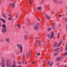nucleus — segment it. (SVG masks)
Listing matches in <instances>:
<instances>
[{"label":"nucleus","mask_w":67,"mask_h":67,"mask_svg":"<svg viewBox=\"0 0 67 67\" xmlns=\"http://www.w3.org/2000/svg\"><path fill=\"white\" fill-rule=\"evenodd\" d=\"M2 26H3V28H2V29H6V25L4 24H3L2 25Z\"/></svg>","instance_id":"f8f14e48"},{"label":"nucleus","mask_w":67,"mask_h":67,"mask_svg":"<svg viewBox=\"0 0 67 67\" xmlns=\"http://www.w3.org/2000/svg\"><path fill=\"white\" fill-rule=\"evenodd\" d=\"M37 20H38V21H40V19L39 18H37Z\"/></svg>","instance_id":"a18cd8bd"},{"label":"nucleus","mask_w":67,"mask_h":67,"mask_svg":"<svg viewBox=\"0 0 67 67\" xmlns=\"http://www.w3.org/2000/svg\"><path fill=\"white\" fill-rule=\"evenodd\" d=\"M51 34H48L47 35V37L49 38V39H51V38H52L53 37V36H54V32L53 31H52L51 32Z\"/></svg>","instance_id":"f03ea898"},{"label":"nucleus","mask_w":67,"mask_h":67,"mask_svg":"<svg viewBox=\"0 0 67 67\" xmlns=\"http://www.w3.org/2000/svg\"><path fill=\"white\" fill-rule=\"evenodd\" d=\"M64 67H67V65H65L64 66Z\"/></svg>","instance_id":"680f3d73"},{"label":"nucleus","mask_w":67,"mask_h":67,"mask_svg":"<svg viewBox=\"0 0 67 67\" xmlns=\"http://www.w3.org/2000/svg\"><path fill=\"white\" fill-rule=\"evenodd\" d=\"M59 48H58L56 49H55L54 51L55 52H57V51H58V50H59Z\"/></svg>","instance_id":"4be33fe9"},{"label":"nucleus","mask_w":67,"mask_h":67,"mask_svg":"<svg viewBox=\"0 0 67 67\" xmlns=\"http://www.w3.org/2000/svg\"><path fill=\"white\" fill-rule=\"evenodd\" d=\"M22 67V66L21 65H19L18 67Z\"/></svg>","instance_id":"37998d69"},{"label":"nucleus","mask_w":67,"mask_h":67,"mask_svg":"<svg viewBox=\"0 0 67 67\" xmlns=\"http://www.w3.org/2000/svg\"><path fill=\"white\" fill-rule=\"evenodd\" d=\"M25 40H26L27 39V37L26 36H25Z\"/></svg>","instance_id":"7c9ffc66"},{"label":"nucleus","mask_w":67,"mask_h":67,"mask_svg":"<svg viewBox=\"0 0 67 67\" xmlns=\"http://www.w3.org/2000/svg\"><path fill=\"white\" fill-rule=\"evenodd\" d=\"M45 15L47 19L48 20H49V19H51V17L48 15L47 14H45Z\"/></svg>","instance_id":"423d86ee"},{"label":"nucleus","mask_w":67,"mask_h":67,"mask_svg":"<svg viewBox=\"0 0 67 67\" xmlns=\"http://www.w3.org/2000/svg\"><path fill=\"white\" fill-rule=\"evenodd\" d=\"M32 64H35L34 62H32Z\"/></svg>","instance_id":"79ce46f5"},{"label":"nucleus","mask_w":67,"mask_h":67,"mask_svg":"<svg viewBox=\"0 0 67 67\" xmlns=\"http://www.w3.org/2000/svg\"><path fill=\"white\" fill-rule=\"evenodd\" d=\"M41 41L39 40L38 41V44H41Z\"/></svg>","instance_id":"f3484780"},{"label":"nucleus","mask_w":67,"mask_h":67,"mask_svg":"<svg viewBox=\"0 0 67 67\" xmlns=\"http://www.w3.org/2000/svg\"><path fill=\"white\" fill-rule=\"evenodd\" d=\"M16 64L15 63V61H13V64L14 65H15Z\"/></svg>","instance_id":"c756f323"},{"label":"nucleus","mask_w":67,"mask_h":67,"mask_svg":"<svg viewBox=\"0 0 67 67\" xmlns=\"http://www.w3.org/2000/svg\"><path fill=\"white\" fill-rule=\"evenodd\" d=\"M16 19H18V16H16Z\"/></svg>","instance_id":"0e129e2a"},{"label":"nucleus","mask_w":67,"mask_h":67,"mask_svg":"<svg viewBox=\"0 0 67 67\" xmlns=\"http://www.w3.org/2000/svg\"><path fill=\"white\" fill-rule=\"evenodd\" d=\"M67 55V52H66L64 54H63L64 56H66Z\"/></svg>","instance_id":"b1692460"},{"label":"nucleus","mask_w":67,"mask_h":67,"mask_svg":"<svg viewBox=\"0 0 67 67\" xmlns=\"http://www.w3.org/2000/svg\"><path fill=\"white\" fill-rule=\"evenodd\" d=\"M18 62V64H21V61H19Z\"/></svg>","instance_id":"bb28decb"},{"label":"nucleus","mask_w":67,"mask_h":67,"mask_svg":"<svg viewBox=\"0 0 67 67\" xmlns=\"http://www.w3.org/2000/svg\"><path fill=\"white\" fill-rule=\"evenodd\" d=\"M65 21H66V22H67V18H66L65 19Z\"/></svg>","instance_id":"f704fd0d"},{"label":"nucleus","mask_w":67,"mask_h":67,"mask_svg":"<svg viewBox=\"0 0 67 67\" xmlns=\"http://www.w3.org/2000/svg\"><path fill=\"white\" fill-rule=\"evenodd\" d=\"M15 3H12L11 4V7L12 9H13L14 7V5Z\"/></svg>","instance_id":"1a4fd4ad"},{"label":"nucleus","mask_w":67,"mask_h":67,"mask_svg":"<svg viewBox=\"0 0 67 67\" xmlns=\"http://www.w3.org/2000/svg\"><path fill=\"white\" fill-rule=\"evenodd\" d=\"M30 24L31 25L33 26L35 24V23H30Z\"/></svg>","instance_id":"6ab92c4d"},{"label":"nucleus","mask_w":67,"mask_h":67,"mask_svg":"<svg viewBox=\"0 0 67 67\" xmlns=\"http://www.w3.org/2000/svg\"><path fill=\"white\" fill-rule=\"evenodd\" d=\"M11 1H14V0H10Z\"/></svg>","instance_id":"e2e57ef3"},{"label":"nucleus","mask_w":67,"mask_h":67,"mask_svg":"<svg viewBox=\"0 0 67 67\" xmlns=\"http://www.w3.org/2000/svg\"><path fill=\"white\" fill-rule=\"evenodd\" d=\"M15 64H13L12 67H15Z\"/></svg>","instance_id":"e433bc0d"},{"label":"nucleus","mask_w":67,"mask_h":67,"mask_svg":"<svg viewBox=\"0 0 67 67\" xmlns=\"http://www.w3.org/2000/svg\"><path fill=\"white\" fill-rule=\"evenodd\" d=\"M2 20L3 21V23H5V20H4V19H2Z\"/></svg>","instance_id":"dca6fc26"},{"label":"nucleus","mask_w":67,"mask_h":67,"mask_svg":"<svg viewBox=\"0 0 67 67\" xmlns=\"http://www.w3.org/2000/svg\"><path fill=\"white\" fill-rule=\"evenodd\" d=\"M57 42H56L55 43V44L54 45V47H57Z\"/></svg>","instance_id":"ddd939ff"},{"label":"nucleus","mask_w":67,"mask_h":67,"mask_svg":"<svg viewBox=\"0 0 67 67\" xmlns=\"http://www.w3.org/2000/svg\"><path fill=\"white\" fill-rule=\"evenodd\" d=\"M52 29V28L51 27H50L48 29V31H50Z\"/></svg>","instance_id":"412c9836"},{"label":"nucleus","mask_w":67,"mask_h":67,"mask_svg":"<svg viewBox=\"0 0 67 67\" xmlns=\"http://www.w3.org/2000/svg\"><path fill=\"white\" fill-rule=\"evenodd\" d=\"M27 63V62H25V64H26V63Z\"/></svg>","instance_id":"bf43d9fd"},{"label":"nucleus","mask_w":67,"mask_h":67,"mask_svg":"<svg viewBox=\"0 0 67 67\" xmlns=\"http://www.w3.org/2000/svg\"><path fill=\"white\" fill-rule=\"evenodd\" d=\"M59 35H60V33H59L58 34V37H59Z\"/></svg>","instance_id":"473e14b6"},{"label":"nucleus","mask_w":67,"mask_h":67,"mask_svg":"<svg viewBox=\"0 0 67 67\" xmlns=\"http://www.w3.org/2000/svg\"><path fill=\"white\" fill-rule=\"evenodd\" d=\"M40 25H41L40 24V23H38L34 27V29L35 30H36L38 29V27Z\"/></svg>","instance_id":"20e7f679"},{"label":"nucleus","mask_w":67,"mask_h":67,"mask_svg":"<svg viewBox=\"0 0 67 67\" xmlns=\"http://www.w3.org/2000/svg\"><path fill=\"white\" fill-rule=\"evenodd\" d=\"M59 17H61L62 16V15H60L58 16Z\"/></svg>","instance_id":"ea45409f"},{"label":"nucleus","mask_w":67,"mask_h":67,"mask_svg":"<svg viewBox=\"0 0 67 67\" xmlns=\"http://www.w3.org/2000/svg\"><path fill=\"white\" fill-rule=\"evenodd\" d=\"M29 3H30V4H32V1H31V0H30Z\"/></svg>","instance_id":"cd10ccee"},{"label":"nucleus","mask_w":67,"mask_h":67,"mask_svg":"<svg viewBox=\"0 0 67 67\" xmlns=\"http://www.w3.org/2000/svg\"><path fill=\"white\" fill-rule=\"evenodd\" d=\"M1 58L2 59H3V58H3V57H1Z\"/></svg>","instance_id":"5fc2aeb1"},{"label":"nucleus","mask_w":67,"mask_h":67,"mask_svg":"<svg viewBox=\"0 0 67 67\" xmlns=\"http://www.w3.org/2000/svg\"><path fill=\"white\" fill-rule=\"evenodd\" d=\"M30 54V53H26V55H29V54Z\"/></svg>","instance_id":"2f4dec72"},{"label":"nucleus","mask_w":67,"mask_h":67,"mask_svg":"<svg viewBox=\"0 0 67 67\" xmlns=\"http://www.w3.org/2000/svg\"><path fill=\"white\" fill-rule=\"evenodd\" d=\"M6 41L7 42L9 43V39H5Z\"/></svg>","instance_id":"aec40b11"},{"label":"nucleus","mask_w":67,"mask_h":67,"mask_svg":"<svg viewBox=\"0 0 67 67\" xmlns=\"http://www.w3.org/2000/svg\"><path fill=\"white\" fill-rule=\"evenodd\" d=\"M59 63H57V65H59Z\"/></svg>","instance_id":"de8ad7c7"},{"label":"nucleus","mask_w":67,"mask_h":67,"mask_svg":"<svg viewBox=\"0 0 67 67\" xmlns=\"http://www.w3.org/2000/svg\"><path fill=\"white\" fill-rule=\"evenodd\" d=\"M18 24H17L16 25H15V26H18Z\"/></svg>","instance_id":"09e8293b"},{"label":"nucleus","mask_w":67,"mask_h":67,"mask_svg":"<svg viewBox=\"0 0 67 67\" xmlns=\"http://www.w3.org/2000/svg\"><path fill=\"white\" fill-rule=\"evenodd\" d=\"M62 59V57H59L57 58L56 60L58 62H59L60 60Z\"/></svg>","instance_id":"0eeeda50"},{"label":"nucleus","mask_w":67,"mask_h":67,"mask_svg":"<svg viewBox=\"0 0 67 67\" xmlns=\"http://www.w3.org/2000/svg\"><path fill=\"white\" fill-rule=\"evenodd\" d=\"M2 31L3 33H5L7 31V29L6 28H2Z\"/></svg>","instance_id":"6e6552de"},{"label":"nucleus","mask_w":67,"mask_h":67,"mask_svg":"<svg viewBox=\"0 0 67 67\" xmlns=\"http://www.w3.org/2000/svg\"><path fill=\"white\" fill-rule=\"evenodd\" d=\"M18 26L19 29H20V27H21V26H20V25L18 24Z\"/></svg>","instance_id":"a878e982"},{"label":"nucleus","mask_w":67,"mask_h":67,"mask_svg":"<svg viewBox=\"0 0 67 67\" xmlns=\"http://www.w3.org/2000/svg\"><path fill=\"white\" fill-rule=\"evenodd\" d=\"M43 2H42L40 4H43Z\"/></svg>","instance_id":"3c124183"},{"label":"nucleus","mask_w":67,"mask_h":67,"mask_svg":"<svg viewBox=\"0 0 67 67\" xmlns=\"http://www.w3.org/2000/svg\"><path fill=\"white\" fill-rule=\"evenodd\" d=\"M37 55L38 56H40V54L38 53L37 54Z\"/></svg>","instance_id":"4c0bfd02"},{"label":"nucleus","mask_w":67,"mask_h":67,"mask_svg":"<svg viewBox=\"0 0 67 67\" xmlns=\"http://www.w3.org/2000/svg\"><path fill=\"white\" fill-rule=\"evenodd\" d=\"M8 15H9V16L10 17H11V15H10V14H8Z\"/></svg>","instance_id":"58836bf2"},{"label":"nucleus","mask_w":67,"mask_h":67,"mask_svg":"<svg viewBox=\"0 0 67 67\" xmlns=\"http://www.w3.org/2000/svg\"><path fill=\"white\" fill-rule=\"evenodd\" d=\"M27 59H28V58H29V56H27Z\"/></svg>","instance_id":"052dcab7"},{"label":"nucleus","mask_w":67,"mask_h":67,"mask_svg":"<svg viewBox=\"0 0 67 67\" xmlns=\"http://www.w3.org/2000/svg\"><path fill=\"white\" fill-rule=\"evenodd\" d=\"M53 63H54L53 62H51L50 64V66H51H51H52V65H53Z\"/></svg>","instance_id":"2eb2a0df"},{"label":"nucleus","mask_w":67,"mask_h":67,"mask_svg":"<svg viewBox=\"0 0 67 67\" xmlns=\"http://www.w3.org/2000/svg\"><path fill=\"white\" fill-rule=\"evenodd\" d=\"M35 38V39H36V38H37V37H36Z\"/></svg>","instance_id":"774afa93"},{"label":"nucleus","mask_w":67,"mask_h":67,"mask_svg":"<svg viewBox=\"0 0 67 67\" xmlns=\"http://www.w3.org/2000/svg\"><path fill=\"white\" fill-rule=\"evenodd\" d=\"M66 9L67 10V6L66 7Z\"/></svg>","instance_id":"338daca9"},{"label":"nucleus","mask_w":67,"mask_h":67,"mask_svg":"<svg viewBox=\"0 0 67 67\" xmlns=\"http://www.w3.org/2000/svg\"><path fill=\"white\" fill-rule=\"evenodd\" d=\"M37 9L38 10H39V11H42V7H39Z\"/></svg>","instance_id":"9b49d317"},{"label":"nucleus","mask_w":67,"mask_h":67,"mask_svg":"<svg viewBox=\"0 0 67 67\" xmlns=\"http://www.w3.org/2000/svg\"><path fill=\"white\" fill-rule=\"evenodd\" d=\"M38 45L39 46L40 48H41V44H38Z\"/></svg>","instance_id":"72a5a7b5"},{"label":"nucleus","mask_w":67,"mask_h":67,"mask_svg":"<svg viewBox=\"0 0 67 67\" xmlns=\"http://www.w3.org/2000/svg\"><path fill=\"white\" fill-rule=\"evenodd\" d=\"M1 23H0V27H1Z\"/></svg>","instance_id":"864d4df0"},{"label":"nucleus","mask_w":67,"mask_h":67,"mask_svg":"<svg viewBox=\"0 0 67 67\" xmlns=\"http://www.w3.org/2000/svg\"><path fill=\"white\" fill-rule=\"evenodd\" d=\"M46 62V61H43V63H45Z\"/></svg>","instance_id":"c03bdc74"},{"label":"nucleus","mask_w":67,"mask_h":67,"mask_svg":"<svg viewBox=\"0 0 67 67\" xmlns=\"http://www.w3.org/2000/svg\"><path fill=\"white\" fill-rule=\"evenodd\" d=\"M12 16H11V17H10V18H8V19L9 20H12Z\"/></svg>","instance_id":"5701e85b"},{"label":"nucleus","mask_w":67,"mask_h":67,"mask_svg":"<svg viewBox=\"0 0 67 67\" xmlns=\"http://www.w3.org/2000/svg\"><path fill=\"white\" fill-rule=\"evenodd\" d=\"M6 66L7 67H12V63H11V61H9V59H8L7 60Z\"/></svg>","instance_id":"f257e3e1"},{"label":"nucleus","mask_w":67,"mask_h":67,"mask_svg":"<svg viewBox=\"0 0 67 67\" xmlns=\"http://www.w3.org/2000/svg\"><path fill=\"white\" fill-rule=\"evenodd\" d=\"M3 16L4 17V18H6V16H5V14H3Z\"/></svg>","instance_id":"c85d7f7f"},{"label":"nucleus","mask_w":67,"mask_h":67,"mask_svg":"<svg viewBox=\"0 0 67 67\" xmlns=\"http://www.w3.org/2000/svg\"><path fill=\"white\" fill-rule=\"evenodd\" d=\"M53 25H54H54H55V23H53Z\"/></svg>","instance_id":"603ef678"},{"label":"nucleus","mask_w":67,"mask_h":67,"mask_svg":"<svg viewBox=\"0 0 67 67\" xmlns=\"http://www.w3.org/2000/svg\"><path fill=\"white\" fill-rule=\"evenodd\" d=\"M24 61H22V64H24Z\"/></svg>","instance_id":"8fccbe9b"},{"label":"nucleus","mask_w":67,"mask_h":67,"mask_svg":"<svg viewBox=\"0 0 67 67\" xmlns=\"http://www.w3.org/2000/svg\"><path fill=\"white\" fill-rule=\"evenodd\" d=\"M60 25H59V26H60Z\"/></svg>","instance_id":"69168bd1"},{"label":"nucleus","mask_w":67,"mask_h":67,"mask_svg":"<svg viewBox=\"0 0 67 67\" xmlns=\"http://www.w3.org/2000/svg\"><path fill=\"white\" fill-rule=\"evenodd\" d=\"M66 30H67V24L66 25Z\"/></svg>","instance_id":"6e6d98bb"},{"label":"nucleus","mask_w":67,"mask_h":67,"mask_svg":"<svg viewBox=\"0 0 67 67\" xmlns=\"http://www.w3.org/2000/svg\"><path fill=\"white\" fill-rule=\"evenodd\" d=\"M17 46L19 48V49H20L21 53H22V52H23V47H22V46L21 44H20V46L19 44H17Z\"/></svg>","instance_id":"7ed1b4c3"},{"label":"nucleus","mask_w":67,"mask_h":67,"mask_svg":"<svg viewBox=\"0 0 67 67\" xmlns=\"http://www.w3.org/2000/svg\"><path fill=\"white\" fill-rule=\"evenodd\" d=\"M2 18H0V20H1V21H2Z\"/></svg>","instance_id":"4d7b16f0"},{"label":"nucleus","mask_w":67,"mask_h":67,"mask_svg":"<svg viewBox=\"0 0 67 67\" xmlns=\"http://www.w3.org/2000/svg\"><path fill=\"white\" fill-rule=\"evenodd\" d=\"M60 2L59 3L60 4H62L63 3V1H60V2Z\"/></svg>","instance_id":"393cba45"},{"label":"nucleus","mask_w":67,"mask_h":67,"mask_svg":"<svg viewBox=\"0 0 67 67\" xmlns=\"http://www.w3.org/2000/svg\"><path fill=\"white\" fill-rule=\"evenodd\" d=\"M5 59L4 58L3 59H2L1 62L2 63V67H5V64L4 63H3L5 61Z\"/></svg>","instance_id":"39448f33"},{"label":"nucleus","mask_w":67,"mask_h":67,"mask_svg":"<svg viewBox=\"0 0 67 67\" xmlns=\"http://www.w3.org/2000/svg\"><path fill=\"white\" fill-rule=\"evenodd\" d=\"M3 42V40L1 41V42Z\"/></svg>","instance_id":"13d9d810"},{"label":"nucleus","mask_w":67,"mask_h":67,"mask_svg":"<svg viewBox=\"0 0 67 67\" xmlns=\"http://www.w3.org/2000/svg\"><path fill=\"white\" fill-rule=\"evenodd\" d=\"M59 52V51H57V52H56L55 53L56 54H54V56H56V55H58V52Z\"/></svg>","instance_id":"4468645a"},{"label":"nucleus","mask_w":67,"mask_h":67,"mask_svg":"<svg viewBox=\"0 0 67 67\" xmlns=\"http://www.w3.org/2000/svg\"><path fill=\"white\" fill-rule=\"evenodd\" d=\"M47 42H44V44H47Z\"/></svg>","instance_id":"a19ab883"},{"label":"nucleus","mask_w":67,"mask_h":67,"mask_svg":"<svg viewBox=\"0 0 67 67\" xmlns=\"http://www.w3.org/2000/svg\"><path fill=\"white\" fill-rule=\"evenodd\" d=\"M53 2H55V3H58V1L56 0H54Z\"/></svg>","instance_id":"a211bd4d"},{"label":"nucleus","mask_w":67,"mask_h":67,"mask_svg":"<svg viewBox=\"0 0 67 67\" xmlns=\"http://www.w3.org/2000/svg\"><path fill=\"white\" fill-rule=\"evenodd\" d=\"M52 27H53V28H54V26L53 25L52 26Z\"/></svg>","instance_id":"49530a36"},{"label":"nucleus","mask_w":67,"mask_h":67,"mask_svg":"<svg viewBox=\"0 0 67 67\" xmlns=\"http://www.w3.org/2000/svg\"><path fill=\"white\" fill-rule=\"evenodd\" d=\"M49 63H50V61L49 60L48 61V65H49Z\"/></svg>","instance_id":"c9c22d12"},{"label":"nucleus","mask_w":67,"mask_h":67,"mask_svg":"<svg viewBox=\"0 0 67 67\" xmlns=\"http://www.w3.org/2000/svg\"><path fill=\"white\" fill-rule=\"evenodd\" d=\"M62 42H63V41H61L59 43V44L57 45V47H59V46H60V45H61V44H62Z\"/></svg>","instance_id":"9d476101"}]
</instances>
